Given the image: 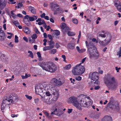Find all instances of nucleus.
I'll use <instances>...</instances> for the list:
<instances>
[{
    "label": "nucleus",
    "instance_id": "33",
    "mask_svg": "<svg viewBox=\"0 0 121 121\" xmlns=\"http://www.w3.org/2000/svg\"><path fill=\"white\" fill-rule=\"evenodd\" d=\"M6 100L8 101L9 102H11L12 103V102L13 101L12 99H11V96H10L9 97H7L6 98Z\"/></svg>",
    "mask_w": 121,
    "mask_h": 121
},
{
    "label": "nucleus",
    "instance_id": "17",
    "mask_svg": "<svg viewBox=\"0 0 121 121\" xmlns=\"http://www.w3.org/2000/svg\"><path fill=\"white\" fill-rule=\"evenodd\" d=\"M102 121H112V118L109 116H106L102 119Z\"/></svg>",
    "mask_w": 121,
    "mask_h": 121
},
{
    "label": "nucleus",
    "instance_id": "32",
    "mask_svg": "<svg viewBox=\"0 0 121 121\" xmlns=\"http://www.w3.org/2000/svg\"><path fill=\"white\" fill-rule=\"evenodd\" d=\"M28 53H30V54L28 55V56L31 57L32 58H33L34 57V55L32 52L31 51L29 50L28 51Z\"/></svg>",
    "mask_w": 121,
    "mask_h": 121
},
{
    "label": "nucleus",
    "instance_id": "9",
    "mask_svg": "<svg viewBox=\"0 0 121 121\" xmlns=\"http://www.w3.org/2000/svg\"><path fill=\"white\" fill-rule=\"evenodd\" d=\"M51 109L53 110L51 113L52 115H53V114H54L57 116H60L63 114L62 112L60 111L59 109V107L57 105H55L53 106Z\"/></svg>",
    "mask_w": 121,
    "mask_h": 121
},
{
    "label": "nucleus",
    "instance_id": "14",
    "mask_svg": "<svg viewBox=\"0 0 121 121\" xmlns=\"http://www.w3.org/2000/svg\"><path fill=\"white\" fill-rule=\"evenodd\" d=\"M51 64V65L48 72L52 73H54L57 70V67L55 64L52 62Z\"/></svg>",
    "mask_w": 121,
    "mask_h": 121
},
{
    "label": "nucleus",
    "instance_id": "52",
    "mask_svg": "<svg viewBox=\"0 0 121 121\" xmlns=\"http://www.w3.org/2000/svg\"><path fill=\"white\" fill-rule=\"evenodd\" d=\"M99 114H96L94 117V118L96 119H98L99 117Z\"/></svg>",
    "mask_w": 121,
    "mask_h": 121
},
{
    "label": "nucleus",
    "instance_id": "34",
    "mask_svg": "<svg viewBox=\"0 0 121 121\" xmlns=\"http://www.w3.org/2000/svg\"><path fill=\"white\" fill-rule=\"evenodd\" d=\"M54 101V100L49 99L48 102H46V103L48 104H52L53 102Z\"/></svg>",
    "mask_w": 121,
    "mask_h": 121
},
{
    "label": "nucleus",
    "instance_id": "3",
    "mask_svg": "<svg viewBox=\"0 0 121 121\" xmlns=\"http://www.w3.org/2000/svg\"><path fill=\"white\" fill-rule=\"evenodd\" d=\"M50 83L52 85V86H50L51 87L52 89H53V92L52 94L54 95H55L56 94L57 95V97L58 98L59 96V93L57 92V91L55 89V86H60L62 84V82L58 80L56 78H53L51 80Z\"/></svg>",
    "mask_w": 121,
    "mask_h": 121
},
{
    "label": "nucleus",
    "instance_id": "58",
    "mask_svg": "<svg viewBox=\"0 0 121 121\" xmlns=\"http://www.w3.org/2000/svg\"><path fill=\"white\" fill-rule=\"evenodd\" d=\"M30 16L28 15H26L24 17V19H28V18H29Z\"/></svg>",
    "mask_w": 121,
    "mask_h": 121
},
{
    "label": "nucleus",
    "instance_id": "47",
    "mask_svg": "<svg viewBox=\"0 0 121 121\" xmlns=\"http://www.w3.org/2000/svg\"><path fill=\"white\" fill-rule=\"evenodd\" d=\"M25 96L27 99L30 100L32 99V97L31 96H29L27 95H26Z\"/></svg>",
    "mask_w": 121,
    "mask_h": 121
},
{
    "label": "nucleus",
    "instance_id": "26",
    "mask_svg": "<svg viewBox=\"0 0 121 121\" xmlns=\"http://www.w3.org/2000/svg\"><path fill=\"white\" fill-rule=\"evenodd\" d=\"M70 29L67 26L65 28L62 30V31L64 33H65V32L68 31Z\"/></svg>",
    "mask_w": 121,
    "mask_h": 121
},
{
    "label": "nucleus",
    "instance_id": "20",
    "mask_svg": "<svg viewBox=\"0 0 121 121\" xmlns=\"http://www.w3.org/2000/svg\"><path fill=\"white\" fill-rule=\"evenodd\" d=\"M29 10L33 14H35L36 13V9L34 7L31 6H30L29 7Z\"/></svg>",
    "mask_w": 121,
    "mask_h": 121
},
{
    "label": "nucleus",
    "instance_id": "38",
    "mask_svg": "<svg viewBox=\"0 0 121 121\" xmlns=\"http://www.w3.org/2000/svg\"><path fill=\"white\" fill-rule=\"evenodd\" d=\"M10 13L13 18L14 19H15L16 18V15L14 13H13V11H11Z\"/></svg>",
    "mask_w": 121,
    "mask_h": 121
},
{
    "label": "nucleus",
    "instance_id": "5",
    "mask_svg": "<svg viewBox=\"0 0 121 121\" xmlns=\"http://www.w3.org/2000/svg\"><path fill=\"white\" fill-rule=\"evenodd\" d=\"M49 6L51 10L54 12V15L57 14L59 11L61 12L62 11V10L59 7V5L56 3L51 2L49 4Z\"/></svg>",
    "mask_w": 121,
    "mask_h": 121
},
{
    "label": "nucleus",
    "instance_id": "13",
    "mask_svg": "<svg viewBox=\"0 0 121 121\" xmlns=\"http://www.w3.org/2000/svg\"><path fill=\"white\" fill-rule=\"evenodd\" d=\"M88 51L89 52L92 51L96 50V49L94 44L92 42H89L88 44Z\"/></svg>",
    "mask_w": 121,
    "mask_h": 121
},
{
    "label": "nucleus",
    "instance_id": "10",
    "mask_svg": "<svg viewBox=\"0 0 121 121\" xmlns=\"http://www.w3.org/2000/svg\"><path fill=\"white\" fill-rule=\"evenodd\" d=\"M77 98L75 97H71L69 99V101L72 103L73 105L77 108L81 110V108L80 106V104L77 101Z\"/></svg>",
    "mask_w": 121,
    "mask_h": 121
},
{
    "label": "nucleus",
    "instance_id": "18",
    "mask_svg": "<svg viewBox=\"0 0 121 121\" xmlns=\"http://www.w3.org/2000/svg\"><path fill=\"white\" fill-rule=\"evenodd\" d=\"M43 88H45L44 87L42 88V89H41V88H39L35 89V92H37V94L39 95L42 92H44L43 91H44V90H43Z\"/></svg>",
    "mask_w": 121,
    "mask_h": 121
},
{
    "label": "nucleus",
    "instance_id": "8",
    "mask_svg": "<svg viewBox=\"0 0 121 121\" xmlns=\"http://www.w3.org/2000/svg\"><path fill=\"white\" fill-rule=\"evenodd\" d=\"M52 62H40L38 63V65L40 66L43 69L46 71H48L49 68L51 65Z\"/></svg>",
    "mask_w": 121,
    "mask_h": 121
},
{
    "label": "nucleus",
    "instance_id": "22",
    "mask_svg": "<svg viewBox=\"0 0 121 121\" xmlns=\"http://www.w3.org/2000/svg\"><path fill=\"white\" fill-rule=\"evenodd\" d=\"M30 29L27 27H25L23 30V31L26 34H29L30 32Z\"/></svg>",
    "mask_w": 121,
    "mask_h": 121
},
{
    "label": "nucleus",
    "instance_id": "30",
    "mask_svg": "<svg viewBox=\"0 0 121 121\" xmlns=\"http://www.w3.org/2000/svg\"><path fill=\"white\" fill-rule=\"evenodd\" d=\"M56 52L57 50L56 49H54L49 51V53H50L54 54Z\"/></svg>",
    "mask_w": 121,
    "mask_h": 121
},
{
    "label": "nucleus",
    "instance_id": "61",
    "mask_svg": "<svg viewBox=\"0 0 121 121\" xmlns=\"http://www.w3.org/2000/svg\"><path fill=\"white\" fill-rule=\"evenodd\" d=\"M45 14L44 13H43V14L40 15L41 17L42 18H44Z\"/></svg>",
    "mask_w": 121,
    "mask_h": 121
},
{
    "label": "nucleus",
    "instance_id": "4",
    "mask_svg": "<svg viewBox=\"0 0 121 121\" xmlns=\"http://www.w3.org/2000/svg\"><path fill=\"white\" fill-rule=\"evenodd\" d=\"M80 63L78 65L73 67L72 70V72L74 75H80L83 73L85 71V69Z\"/></svg>",
    "mask_w": 121,
    "mask_h": 121
},
{
    "label": "nucleus",
    "instance_id": "63",
    "mask_svg": "<svg viewBox=\"0 0 121 121\" xmlns=\"http://www.w3.org/2000/svg\"><path fill=\"white\" fill-rule=\"evenodd\" d=\"M48 36L49 39H50L51 40L52 39V37L51 35L48 34Z\"/></svg>",
    "mask_w": 121,
    "mask_h": 121
},
{
    "label": "nucleus",
    "instance_id": "57",
    "mask_svg": "<svg viewBox=\"0 0 121 121\" xmlns=\"http://www.w3.org/2000/svg\"><path fill=\"white\" fill-rule=\"evenodd\" d=\"M100 88V86H95L94 88V89L95 90H97L99 89Z\"/></svg>",
    "mask_w": 121,
    "mask_h": 121
},
{
    "label": "nucleus",
    "instance_id": "42",
    "mask_svg": "<svg viewBox=\"0 0 121 121\" xmlns=\"http://www.w3.org/2000/svg\"><path fill=\"white\" fill-rule=\"evenodd\" d=\"M117 55L119 56V57L121 56V47L120 48V50L117 53Z\"/></svg>",
    "mask_w": 121,
    "mask_h": 121
},
{
    "label": "nucleus",
    "instance_id": "62",
    "mask_svg": "<svg viewBox=\"0 0 121 121\" xmlns=\"http://www.w3.org/2000/svg\"><path fill=\"white\" fill-rule=\"evenodd\" d=\"M11 116L12 117H13V118L15 117H17L18 116V115H15L14 114H12L11 115Z\"/></svg>",
    "mask_w": 121,
    "mask_h": 121
},
{
    "label": "nucleus",
    "instance_id": "40",
    "mask_svg": "<svg viewBox=\"0 0 121 121\" xmlns=\"http://www.w3.org/2000/svg\"><path fill=\"white\" fill-rule=\"evenodd\" d=\"M66 25L65 23H63L61 26V28L63 30L66 27Z\"/></svg>",
    "mask_w": 121,
    "mask_h": 121
},
{
    "label": "nucleus",
    "instance_id": "21",
    "mask_svg": "<svg viewBox=\"0 0 121 121\" xmlns=\"http://www.w3.org/2000/svg\"><path fill=\"white\" fill-rule=\"evenodd\" d=\"M68 49L72 50L74 48V44L73 43H70L68 44Z\"/></svg>",
    "mask_w": 121,
    "mask_h": 121
},
{
    "label": "nucleus",
    "instance_id": "2",
    "mask_svg": "<svg viewBox=\"0 0 121 121\" xmlns=\"http://www.w3.org/2000/svg\"><path fill=\"white\" fill-rule=\"evenodd\" d=\"M105 84L108 88H111L113 90L116 89L117 86V83H116L113 85L112 87L111 85L113 84L116 83V80L115 78L111 75L108 76L104 80Z\"/></svg>",
    "mask_w": 121,
    "mask_h": 121
},
{
    "label": "nucleus",
    "instance_id": "16",
    "mask_svg": "<svg viewBox=\"0 0 121 121\" xmlns=\"http://www.w3.org/2000/svg\"><path fill=\"white\" fill-rule=\"evenodd\" d=\"M13 101L14 102L15 100L18 99V97L17 95L15 93H13L10 95Z\"/></svg>",
    "mask_w": 121,
    "mask_h": 121
},
{
    "label": "nucleus",
    "instance_id": "54",
    "mask_svg": "<svg viewBox=\"0 0 121 121\" xmlns=\"http://www.w3.org/2000/svg\"><path fill=\"white\" fill-rule=\"evenodd\" d=\"M23 40L26 42H28V39L26 37H24L23 38Z\"/></svg>",
    "mask_w": 121,
    "mask_h": 121
},
{
    "label": "nucleus",
    "instance_id": "41",
    "mask_svg": "<svg viewBox=\"0 0 121 121\" xmlns=\"http://www.w3.org/2000/svg\"><path fill=\"white\" fill-rule=\"evenodd\" d=\"M37 37V36L36 34H34L32 35L31 38L32 39H36Z\"/></svg>",
    "mask_w": 121,
    "mask_h": 121
},
{
    "label": "nucleus",
    "instance_id": "46",
    "mask_svg": "<svg viewBox=\"0 0 121 121\" xmlns=\"http://www.w3.org/2000/svg\"><path fill=\"white\" fill-rule=\"evenodd\" d=\"M18 37L17 36L15 35V43H18Z\"/></svg>",
    "mask_w": 121,
    "mask_h": 121
},
{
    "label": "nucleus",
    "instance_id": "7",
    "mask_svg": "<svg viewBox=\"0 0 121 121\" xmlns=\"http://www.w3.org/2000/svg\"><path fill=\"white\" fill-rule=\"evenodd\" d=\"M99 73L97 72H94L93 73L91 72L89 74V77L91 78L92 80L93 81H95L94 82V84L98 85L99 83V82L98 81L99 79Z\"/></svg>",
    "mask_w": 121,
    "mask_h": 121
},
{
    "label": "nucleus",
    "instance_id": "12",
    "mask_svg": "<svg viewBox=\"0 0 121 121\" xmlns=\"http://www.w3.org/2000/svg\"><path fill=\"white\" fill-rule=\"evenodd\" d=\"M44 86H45V88H43V90H44V91H45L43 92V93H45V94L46 96H50L51 95V94L50 93H52H52L53 92V91H52V92H51V91H52V90H53V89H52V88L51 87V86H49L50 89H48V88L47 87V85H44Z\"/></svg>",
    "mask_w": 121,
    "mask_h": 121
},
{
    "label": "nucleus",
    "instance_id": "55",
    "mask_svg": "<svg viewBox=\"0 0 121 121\" xmlns=\"http://www.w3.org/2000/svg\"><path fill=\"white\" fill-rule=\"evenodd\" d=\"M86 50V49H81L80 50V51H79V53H82L83 52L85 51Z\"/></svg>",
    "mask_w": 121,
    "mask_h": 121
},
{
    "label": "nucleus",
    "instance_id": "39",
    "mask_svg": "<svg viewBox=\"0 0 121 121\" xmlns=\"http://www.w3.org/2000/svg\"><path fill=\"white\" fill-rule=\"evenodd\" d=\"M72 22L75 24H77L78 23V21L76 19H73L72 20Z\"/></svg>",
    "mask_w": 121,
    "mask_h": 121
},
{
    "label": "nucleus",
    "instance_id": "56",
    "mask_svg": "<svg viewBox=\"0 0 121 121\" xmlns=\"http://www.w3.org/2000/svg\"><path fill=\"white\" fill-rule=\"evenodd\" d=\"M115 69L117 71V72H119V70L121 68L120 67H119L118 68L117 67H115Z\"/></svg>",
    "mask_w": 121,
    "mask_h": 121
},
{
    "label": "nucleus",
    "instance_id": "43",
    "mask_svg": "<svg viewBox=\"0 0 121 121\" xmlns=\"http://www.w3.org/2000/svg\"><path fill=\"white\" fill-rule=\"evenodd\" d=\"M17 5L18 6H15V8H17H17L18 9L20 7H22V6L23 4L22 3H19Z\"/></svg>",
    "mask_w": 121,
    "mask_h": 121
},
{
    "label": "nucleus",
    "instance_id": "15",
    "mask_svg": "<svg viewBox=\"0 0 121 121\" xmlns=\"http://www.w3.org/2000/svg\"><path fill=\"white\" fill-rule=\"evenodd\" d=\"M5 37V34L4 31L3 30L1 31L0 32V40L1 41L4 40Z\"/></svg>",
    "mask_w": 121,
    "mask_h": 121
},
{
    "label": "nucleus",
    "instance_id": "44",
    "mask_svg": "<svg viewBox=\"0 0 121 121\" xmlns=\"http://www.w3.org/2000/svg\"><path fill=\"white\" fill-rule=\"evenodd\" d=\"M40 96H41L40 98V99L41 100L43 101L44 102H46V100L45 99V97L44 96L43 97L41 95Z\"/></svg>",
    "mask_w": 121,
    "mask_h": 121
},
{
    "label": "nucleus",
    "instance_id": "36",
    "mask_svg": "<svg viewBox=\"0 0 121 121\" xmlns=\"http://www.w3.org/2000/svg\"><path fill=\"white\" fill-rule=\"evenodd\" d=\"M54 32L57 36L59 35L60 34V32L58 30H54Z\"/></svg>",
    "mask_w": 121,
    "mask_h": 121
},
{
    "label": "nucleus",
    "instance_id": "11",
    "mask_svg": "<svg viewBox=\"0 0 121 121\" xmlns=\"http://www.w3.org/2000/svg\"><path fill=\"white\" fill-rule=\"evenodd\" d=\"M89 57L90 58L95 57V58L97 59L99 57V54L97 49H96V50H94L89 52Z\"/></svg>",
    "mask_w": 121,
    "mask_h": 121
},
{
    "label": "nucleus",
    "instance_id": "23",
    "mask_svg": "<svg viewBox=\"0 0 121 121\" xmlns=\"http://www.w3.org/2000/svg\"><path fill=\"white\" fill-rule=\"evenodd\" d=\"M37 19V17L36 16L34 15L32 17H30L29 20L30 21H33Z\"/></svg>",
    "mask_w": 121,
    "mask_h": 121
},
{
    "label": "nucleus",
    "instance_id": "28",
    "mask_svg": "<svg viewBox=\"0 0 121 121\" xmlns=\"http://www.w3.org/2000/svg\"><path fill=\"white\" fill-rule=\"evenodd\" d=\"M28 40L29 43H35V40L32 39V38L31 39V38L30 37H28Z\"/></svg>",
    "mask_w": 121,
    "mask_h": 121
},
{
    "label": "nucleus",
    "instance_id": "59",
    "mask_svg": "<svg viewBox=\"0 0 121 121\" xmlns=\"http://www.w3.org/2000/svg\"><path fill=\"white\" fill-rule=\"evenodd\" d=\"M62 57L64 59V61H66V57L65 55H62Z\"/></svg>",
    "mask_w": 121,
    "mask_h": 121
},
{
    "label": "nucleus",
    "instance_id": "24",
    "mask_svg": "<svg viewBox=\"0 0 121 121\" xmlns=\"http://www.w3.org/2000/svg\"><path fill=\"white\" fill-rule=\"evenodd\" d=\"M114 3L115 6L116 7L119 5H121L120 2L117 0H115L114 1Z\"/></svg>",
    "mask_w": 121,
    "mask_h": 121
},
{
    "label": "nucleus",
    "instance_id": "48",
    "mask_svg": "<svg viewBox=\"0 0 121 121\" xmlns=\"http://www.w3.org/2000/svg\"><path fill=\"white\" fill-rule=\"evenodd\" d=\"M117 10L121 13V5H119L116 7Z\"/></svg>",
    "mask_w": 121,
    "mask_h": 121
},
{
    "label": "nucleus",
    "instance_id": "25",
    "mask_svg": "<svg viewBox=\"0 0 121 121\" xmlns=\"http://www.w3.org/2000/svg\"><path fill=\"white\" fill-rule=\"evenodd\" d=\"M6 5L5 2L0 3V9L2 10L5 7Z\"/></svg>",
    "mask_w": 121,
    "mask_h": 121
},
{
    "label": "nucleus",
    "instance_id": "45",
    "mask_svg": "<svg viewBox=\"0 0 121 121\" xmlns=\"http://www.w3.org/2000/svg\"><path fill=\"white\" fill-rule=\"evenodd\" d=\"M34 31L37 34H39L40 32L39 31L38 29L37 28H35Z\"/></svg>",
    "mask_w": 121,
    "mask_h": 121
},
{
    "label": "nucleus",
    "instance_id": "51",
    "mask_svg": "<svg viewBox=\"0 0 121 121\" xmlns=\"http://www.w3.org/2000/svg\"><path fill=\"white\" fill-rule=\"evenodd\" d=\"M82 78L80 76H78L76 77L75 78V79L78 81H80L81 80Z\"/></svg>",
    "mask_w": 121,
    "mask_h": 121
},
{
    "label": "nucleus",
    "instance_id": "19",
    "mask_svg": "<svg viewBox=\"0 0 121 121\" xmlns=\"http://www.w3.org/2000/svg\"><path fill=\"white\" fill-rule=\"evenodd\" d=\"M53 46H45L43 48V51H46L47 50H51L53 48Z\"/></svg>",
    "mask_w": 121,
    "mask_h": 121
},
{
    "label": "nucleus",
    "instance_id": "27",
    "mask_svg": "<svg viewBox=\"0 0 121 121\" xmlns=\"http://www.w3.org/2000/svg\"><path fill=\"white\" fill-rule=\"evenodd\" d=\"M67 34L68 36H74L75 35V34L74 32L70 31H68Z\"/></svg>",
    "mask_w": 121,
    "mask_h": 121
},
{
    "label": "nucleus",
    "instance_id": "64",
    "mask_svg": "<svg viewBox=\"0 0 121 121\" xmlns=\"http://www.w3.org/2000/svg\"><path fill=\"white\" fill-rule=\"evenodd\" d=\"M60 47L59 44L57 43H56V48H58Z\"/></svg>",
    "mask_w": 121,
    "mask_h": 121
},
{
    "label": "nucleus",
    "instance_id": "1",
    "mask_svg": "<svg viewBox=\"0 0 121 121\" xmlns=\"http://www.w3.org/2000/svg\"><path fill=\"white\" fill-rule=\"evenodd\" d=\"M85 97V95L83 94H81L78 96L80 100L79 102L80 103V105L83 107H88L89 105L92 104L93 101L90 99V97L88 96Z\"/></svg>",
    "mask_w": 121,
    "mask_h": 121
},
{
    "label": "nucleus",
    "instance_id": "60",
    "mask_svg": "<svg viewBox=\"0 0 121 121\" xmlns=\"http://www.w3.org/2000/svg\"><path fill=\"white\" fill-rule=\"evenodd\" d=\"M72 109H68V113H71L72 112Z\"/></svg>",
    "mask_w": 121,
    "mask_h": 121
},
{
    "label": "nucleus",
    "instance_id": "31",
    "mask_svg": "<svg viewBox=\"0 0 121 121\" xmlns=\"http://www.w3.org/2000/svg\"><path fill=\"white\" fill-rule=\"evenodd\" d=\"M37 54L39 58V61H41L42 60V59L41 57L40 53L39 52H37Z\"/></svg>",
    "mask_w": 121,
    "mask_h": 121
},
{
    "label": "nucleus",
    "instance_id": "29",
    "mask_svg": "<svg viewBox=\"0 0 121 121\" xmlns=\"http://www.w3.org/2000/svg\"><path fill=\"white\" fill-rule=\"evenodd\" d=\"M52 39L50 40V41H49L48 42V45L49 46H53V48L54 47V42L53 41Z\"/></svg>",
    "mask_w": 121,
    "mask_h": 121
},
{
    "label": "nucleus",
    "instance_id": "6",
    "mask_svg": "<svg viewBox=\"0 0 121 121\" xmlns=\"http://www.w3.org/2000/svg\"><path fill=\"white\" fill-rule=\"evenodd\" d=\"M101 32L104 33V34H99V36L103 38H105L107 36L106 39L104 40V41L106 45L108 44L110 42L111 39V35L110 33L107 32H105L104 30H102Z\"/></svg>",
    "mask_w": 121,
    "mask_h": 121
},
{
    "label": "nucleus",
    "instance_id": "50",
    "mask_svg": "<svg viewBox=\"0 0 121 121\" xmlns=\"http://www.w3.org/2000/svg\"><path fill=\"white\" fill-rule=\"evenodd\" d=\"M71 66L70 64L68 65L65 66V68L67 69H69L71 67Z\"/></svg>",
    "mask_w": 121,
    "mask_h": 121
},
{
    "label": "nucleus",
    "instance_id": "37",
    "mask_svg": "<svg viewBox=\"0 0 121 121\" xmlns=\"http://www.w3.org/2000/svg\"><path fill=\"white\" fill-rule=\"evenodd\" d=\"M13 23L16 27H17L18 25H19V24L18 21H14L13 22Z\"/></svg>",
    "mask_w": 121,
    "mask_h": 121
},
{
    "label": "nucleus",
    "instance_id": "49",
    "mask_svg": "<svg viewBox=\"0 0 121 121\" xmlns=\"http://www.w3.org/2000/svg\"><path fill=\"white\" fill-rule=\"evenodd\" d=\"M1 109L2 112H4V110L5 109V107L4 106L3 104H1Z\"/></svg>",
    "mask_w": 121,
    "mask_h": 121
},
{
    "label": "nucleus",
    "instance_id": "35",
    "mask_svg": "<svg viewBox=\"0 0 121 121\" xmlns=\"http://www.w3.org/2000/svg\"><path fill=\"white\" fill-rule=\"evenodd\" d=\"M113 102L112 101H110L108 104V106H109L110 107H111L112 106H113Z\"/></svg>",
    "mask_w": 121,
    "mask_h": 121
},
{
    "label": "nucleus",
    "instance_id": "53",
    "mask_svg": "<svg viewBox=\"0 0 121 121\" xmlns=\"http://www.w3.org/2000/svg\"><path fill=\"white\" fill-rule=\"evenodd\" d=\"M39 101V99L38 98H37L35 99L34 100V101L35 102V104H38V101Z\"/></svg>",
    "mask_w": 121,
    "mask_h": 121
}]
</instances>
